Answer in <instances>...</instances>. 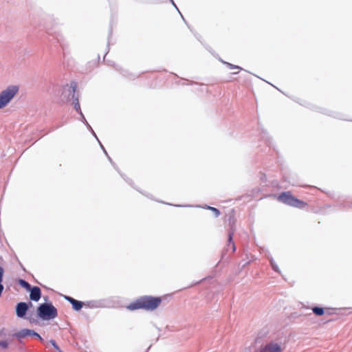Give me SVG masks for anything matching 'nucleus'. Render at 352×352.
I'll list each match as a JSON object with an SVG mask.
<instances>
[{"label": "nucleus", "instance_id": "nucleus-1", "mask_svg": "<svg viewBox=\"0 0 352 352\" xmlns=\"http://www.w3.org/2000/svg\"><path fill=\"white\" fill-rule=\"evenodd\" d=\"M162 302L160 297H154L151 296H144L138 298L134 302L126 306V309L131 311L136 309H144L146 311H153L157 308Z\"/></svg>", "mask_w": 352, "mask_h": 352}, {"label": "nucleus", "instance_id": "nucleus-2", "mask_svg": "<svg viewBox=\"0 0 352 352\" xmlns=\"http://www.w3.org/2000/svg\"><path fill=\"white\" fill-rule=\"evenodd\" d=\"M37 315L43 320H50L57 317L58 311L52 303H43L37 308Z\"/></svg>", "mask_w": 352, "mask_h": 352}, {"label": "nucleus", "instance_id": "nucleus-3", "mask_svg": "<svg viewBox=\"0 0 352 352\" xmlns=\"http://www.w3.org/2000/svg\"><path fill=\"white\" fill-rule=\"evenodd\" d=\"M17 86H10L0 94V109L5 107L18 93Z\"/></svg>", "mask_w": 352, "mask_h": 352}, {"label": "nucleus", "instance_id": "nucleus-4", "mask_svg": "<svg viewBox=\"0 0 352 352\" xmlns=\"http://www.w3.org/2000/svg\"><path fill=\"white\" fill-rule=\"evenodd\" d=\"M277 199L285 204L298 208H301L305 205L304 202L294 197L289 191L280 193Z\"/></svg>", "mask_w": 352, "mask_h": 352}, {"label": "nucleus", "instance_id": "nucleus-5", "mask_svg": "<svg viewBox=\"0 0 352 352\" xmlns=\"http://www.w3.org/2000/svg\"><path fill=\"white\" fill-rule=\"evenodd\" d=\"M283 348L282 346L277 343L271 342L267 343L264 346H262L256 352H283Z\"/></svg>", "mask_w": 352, "mask_h": 352}, {"label": "nucleus", "instance_id": "nucleus-6", "mask_svg": "<svg viewBox=\"0 0 352 352\" xmlns=\"http://www.w3.org/2000/svg\"><path fill=\"white\" fill-rule=\"evenodd\" d=\"M311 308L313 314L317 316H322L327 314V315H331L333 314L332 309L331 307H323L320 306H313L311 307H309V309Z\"/></svg>", "mask_w": 352, "mask_h": 352}, {"label": "nucleus", "instance_id": "nucleus-7", "mask_svg": "<svg viewBox=\"0 0 352 352\" xmlns=\"http://www.w3.org/2000/svg\"><path fill=\"white\" fill-rule=\"evenodd\" d=\"M28 336H36L39 340H42V338L40 336V335H38L37 333H36L35 331L30 330V329H22L14 334V336H15L18 339H22Z\"/></svg>", "mask_w": 352, "mask_h": 352}, {"label": "nucleus", "instance_id": "nucleus-8", "mask_svg": "<svg viewBox=\"0 0 352 352\" xmlns=\"http://www.w3.org/2000/svg\"><path fill=\"white\" fill-rule=\"evenodd\" d=\"M28 309V305L25 302H19L16 307V316L19 318H23Z\"/></svg>", "mask_w": 352, "mask_h": 352}, {"label": "nucleus", "instance_id": "nucleus-9", "mask_svg": "<svg viewBox=\"0 0 352 352\" xmlns=\"http://www.w3.org/2000/svg\"><path fill=\"white\" fill-rule=\"evenodd\" d=\"M30 298L32 300L38 301L41 295V289L38 287H33L30 289Z\"/></svg>", "mask_w": 352, "mask_h": 352}, {"label": "nucleus", "instance_id": "nucleus-10", "mask_svg": "<svg viewBox=\"0 0 352 352\" xmlns=\"http://www.w3.org/2000/svg\"><path fill=\"white\" fill-rule=\"evenodd\" d=\"M328 115L335 118L336 119L342 120H348L352 122V120H348L346 118L345 115L340 113V112H335V111H329L328 113Z\"/></svg>", "mask_w": 352, "mask_h": 352}, {"label": "nucleus", "instance_id": "nucleus-11", "mask_svg": "<svg viewBox=\"0 0 352 352\" xmlns=\"http://www.w3.org/2000/svg\"><path fill=\"white\" fill-rule=\"evenodd\" d=\"M72 305L74 310L79 311L82 307L83 303L75 299Z\"/></svg>", "mask_w": 352, "mask_h": 352}, {"label": "nucleus", "instance_id": "nucleus-12", "mask_svg": "<svg viewBox=\"0 0 352 352\" xmlns=\"http://www.w3.org/2000/svg\"><path fill=\"white\" fill-rule=\"evenodd\" d=\"M20 284H21V285L22 287H23L24 288H25L28 291L30 290V289L32 288L31 285L28 282H26L24 280H20Z\"/></svg>", "mask_w": 352, "mask_h": 352}, {"label": "nucleus", "instance_id": "nucleus-13", "mask_svg": "<svg viewBox=\"0 0 352 352\" xmlns=\"http://www.w3.org/2000/svg\"><path fill=\"white\" fill-rule=\"evenodd\" d=\"M50 343L52 344V346L56 351H58V352H63L60 350V349L58 347V346L56 344V342L54 340H51Z\"/></svg>", "mask_w": 352, "mask_h": 352}, {"label": "nucleus", "instance_id": "nucleus-14", "mask_svg": "<svg viewBox=\"0 0 352 352\" xmlns=\"http://www.w3.org/2000/svg\"><path fill=\"white\" fill-rule=\"evenodd\" d=\"M8 344L7 341H6V340L0 341V347L1 348L6 349L8 348Z\"/></svg>", "mask_w": 352, "mask_h": 352}, {"label": "nucleus", "instance_id": "nucleus-15", "mask_svg": "<svg viewBox=\"0 0 352 352\" xmlns=\"http://www.w3.org/2000/svg\"><path fill=\"white\" fill-rule=\"evenodd\" d=\"M228 66L230 67V69H238V72H234V74H237L241 69V67H239L238 66L233 65H232L230 63H228Z\"/></svg>", "mask_w": 352, "mask_h": 352}, {"label": "nucleus", "instance_id": "nucleus-16", "mask_svg": "<svg viewBox=\"0 0 352 352\" xmlns=\"http://www.w3.org/2000/svg\"><path fill=\"white\" fill-rule=\"evenodd\" d=\"M210 210H212L213 212L215 213L216 216H219V211L218 209H217L216 208H213V207H209L208 208Z\"/></svg>", "mask_w": 352, "mask_h": 352}, {"label": "nucleus", "instance_id": "nucleus-17", "mask_svg": "<svg viewBox=\"0 0 352 352\" xmlns=\"http://www.w3.org/2000/svg\"><path fill=\"white\" fill-rule=\"evenodd\" d=\"M74 108L75 109L78 111L80 109V104H79V102L77 100V102L74 104Z\"/></svg>", "mask_w": 352, "mask_h": 352}, {"label": "nucleus", "instance_id": "nucleus-18", "mask_svg": "<svg viewBox=\"0 0 352 352\" xmlns=\"http://www.w3.org/2000/svg\"><path fill=\"white\" fill-rule=\"evenodd\" d=\"M71 304L73 303V302L74 301V298H72V297H69V296H67L65 298Z\"/></svg>", "mask_w": 352, "mask_h": 352}, {"label": "nucleus", "instance_id": "nucleus-19", "mask_svg": "<svg viewBox=\"0 0 352 352\" xmlns=\"http://www.w3.org/2000/svg\"><path fill=\"white\" fill-rule=\"evenodd\" d=\"M309 194H311V191L316 190V188L315 186H313L311 185H309Z\"/></svg>", "mask_w": 352, "mask_h": 352}, {"label": "nucleus", "instance_id": "nucleus-20", "mask_svg": "<svg viewBox=\"0 0 352 352\" xmlns=\"http://www.w3.org/2000/svg\"><path fill=\"white\" fill-rule=\"evenodd\" d=\"M3 271L2 268H0V283L2 281V279H3Z\"/></svg>", "mask_w": 352, "mask_h": 352}, {"label": "nucleus", "instance_id": "nucleus-21", "mask_svg": "<svg viewBox=\"0 0 352 352\" xmlns=\"http://www.w3.org/2000/svg\"><path fill=\"white\" fill-rule=\"evenodd\" d=\"M233 233H230L228 236V241L230 243L232 242Z\"/></svg>", "mask_w": 352, "mask_h": 352}, {"label": "nucleus", "instance_id": "nucleus-22", "mask_svg": "<svg viewBox=\"0 0 352 352\" xmlns=\"http://www.w3.org/2000/svg\"><path fill=\"white\" fill-rule=\"evenodd\" d=\"M272 267H273V269H274L275 271L278 272L277 266H276V265H275L274 264H273V263H272Z\"/></svg>", "mask_w": 352, "mask_h": 352}, {"label": "nucleus", "instance_id": "nucleus-23", "mask_svg": "<svg viewBox=\"0 0 352 352\" xmlns=\"http://www.w3.org/2000/svg\"><path fill=\"white\" fill-rule=\"evenodd\" d=\"M340 201L338 202L339 204L342 205L343 204V199H338Z\"/></svg>", "mask_w": 352, "mask_h": 352}, {"label": "nucleus", "instance_id": "nucleus-24", "mask_svg": "<svg viewBox=\"0 0 352 352\" xmlns=\"http://www.w3.org/2000/svg\"><path fill=\"white\" fill-rule=\"evenodd\" d=\"M232 248H233V250L234 251L235 250V245H234L233 242H232Z\"/></svg>", "mask_w": 352, "mask_h": 352}]
</instances>
